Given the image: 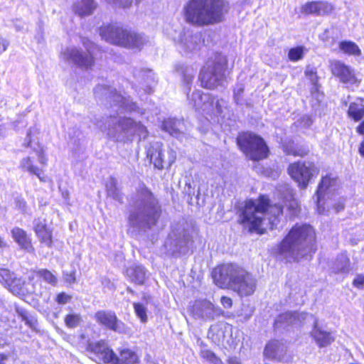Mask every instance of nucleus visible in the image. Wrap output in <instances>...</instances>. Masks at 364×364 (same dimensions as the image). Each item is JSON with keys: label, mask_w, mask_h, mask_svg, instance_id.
<instances>
[{"label": "nucleus", "mask_w": 364, "mask_h": 364, "mask_svg": "<svg viewBox=\"0 0 364 364\" xmlns=\"http://www.w3.org/2000/svg\"><path fill=\"white\" fill-rule=\"evenodd\" d=\"M244 92V87H240L234 90V99L237 104H239L242 100Z\"/></svg>", "instance_id": "nucleus-44"}, {"label": "nucleus", "mask_w": 364, "mask_h": 364, "mask_svg": "<svg viewBox=\"0 0 364 364\" xmlns=\"http://www.w3.org/2000/svg\"><path fill=\"white\" fill-rule=\"evenodd\" d=\"M10 291L15 294H21L23 293L24 282L16 277L11 279L9 283L6 287Z\"/></svg>", "instance_id": "nucleus-29"}, {"label": "nucleus", "mask_w": 364, "mask_h": 364, "mask_svg": "<svg viewBox=\"0 0 364 364\" xmlns=\"http://www.w3.org/2000/svg\"><path fill=\"white\" fill-rule=\"evenodd\" d=\"M338 185V177L332 173H328L321 176L318 184L316 195L317 197V203H319L322 196L324 193L331 188H334Z\"/></svg>", "instance_id": "nucleus-21"}, {"label": "nucleus", "mask_w": 364, "mask_h": 364, "mask_svg": "<svg viewBox=\"0 0 364 364\" xmlns=\"http://www.w3.org/2000/svg\"><path fill=\"white\" fill-rule=\"evenodd\" d=\"M355 132L358 135L364 136V120L360 121L355 128Z\"/></svg>", "instance_id": "nucleus-45"}, {"label": "nucleus", "mask_w": 364, "mask_h": 364, "mask_svg": "<svg viewBox=\"0 0 364 364\" xmlns=\"http://www.w3.org/2000/svg\"><path fill=\"white\" fill-rule=\"evenodd\" d=\"M220 303L225 309H230L232 306V300L230 297L223 296L220 297Z\"/></svg>", "instance_id": "nucleus-43"}, {"label": "nucleus", "mask_w": 364, "mask_h": 364, "mask_svg": "<svg viewBox=\"0 0 364 364\" xmlns=\"http://www.w3.org/2000/svg\"><path fill=\"white\" fill-rule=\"evenodd\" d=\"M14 276V273L11 272L9 269H1L0 270V282L6 287Z\"/></svg>", "instance_id": "nucleus-37"}, {"label": "nucleus", "mask_w": 364, "mask_h": 364, "mask_svg": "<svg viewBox=\"0 0 364 364\" xmlns=\"http://www.w3.org/2000/svg\"><path fill=\"white\" fill-rule=\"evenodd\" d=\"M7 247L6 242L4 240V239L0 236V248H4Z\"/></svg>", "instance_id": "nucleus-52"}, {"label": "nucleus", "mask_w": 364, "mask_h": 364, "mask_svg": "<svg viewBox=\"0 0 364 364\" xmlns=\"http://www.w3.org/2000/svg\"><path fill=\"white\" fill-rule=\"evenodd\" d=\"M8 359V355L0 353V364H5V361Z\"/></svg>", "instance_id": "nucleus-51"}, {"label": "nucleus", "mask_w": 364, "mask_h": 364, "mask_svg": "<svg viewBox=\"0 0 364 364\" xmlns=\"http://www.w3.org/2000/svg\"><path fill=\"white\" fill-rule=\"evenodd\" d=\"M229 9L227 0H188L184 17L187 23L203 27L223 22Z\"/></svg>", "instance_id": "nucleus-3"}, {"label": "nucleus", "mask_w": 364, "mask_h": 364, "mask_svg": "<svg viewBox=\"0 0 364 364\" xmlns=\"http://www.w3.org/2000/svg\"><path fill=\"white\" fill-rule=\"evenodd\" d=\"M137 199L134 210L127 217L129 226L133 228L145 227L151 228L156 225L161 215V205L146 186H143L137 191Z\"/></svg>", "instance_id": "nucleus-4"}, {"label": "nucleus", "mask_w": 364, "mask_h": 364, "mask_svg": "<svg viewBox=\"0 0 364 364\" xmlns=\"http://www.w3.org/2000/svg\"><path fill=\"white\" fill-rule=\"evenodd\" d=\"M316 235L311 225L296 223L279 242L278 252L288 254L290 257H304L316 252Z\"/></svg>", "instance_id": "nucleus-5"}, {"label": "nucleus", "mask_w": 364, "mask_h": 364, "mask_svg": "<svg viewBox=\"0 0 364 364\" xmlns=\"http://www.w3.org/2000/svg\"><path fill=\"white\" fill-rule=\"evenodd\" d=\"M282 204L272 203L269 196L259 194L257 199L245 201L239 214L238 223L248 225V232L262 235L267 230L263 227L264 219L268 220L270 230L277 228L284 215Z\"/></svg>", "instance_id": "nucleus-1"}, {"label": "nucleus", "mask_w": 364, "mask_h": 364, "mask_svg": "<svg viewBox=\"0 0 364 364\" xmlns=\"http://www.w3.org/2000/svg\"><path fill=\"white\" fill-rule=\"evenodd\" d=\"M130 281L137 285H143L145 281V272L139 267L132 268L129 275Z\"/></svg>", "instance_id": "nucleus-31"}, {"label": "nucleus", "mask_w": 364, "mask_h": 364, "mask_svg": "<svg viewBox=\"0 0 364 364\" xmlns=\"http://www.w3.org/2000/svg\"><path fill=\"white\" fill-rule=\"evenodd\" d=\"M21 316H22V320L25 321L26 323L29 325V326H31V321L28 318V317L26 316V315H24V314H21Z\"/></svg>", "instance_id": "nucleus-53"}, {"label": "nucleus", "mask_w": 364, "mask_h": 364, "mask_svg": "<svg viewBox=\"0 0 364 364\" xmlns=\"http://www.w3.org/2000/svg\"><path fill=\"white\" fill-rule=\"evenodd\" d=\"M340 49L348 55H359L361 50L358 45L350 41H343L339 43Z\"/></svg>", "instance_id": "nucleus-27"}, {"label": "nucleus", "mask_w": 364, "mask_h": 364, "mask_svg": "<svg viewBox=\"0 0 364 364\" xmlns=\"http://www.w3.org/2000/svg\"><path fill=\"white\" fill-rule=\"evenodd\" d=\"M287 318L290 325L302 326L306 318V314L296 311L289 312L287 314Z\"/></svg>", "instance_id": "nucleus-33"}, {"label": "nucleus", "mask_w": 364, "mask_h": 364, "mask_svg": "<svg viewBox=\"0 0 364 364\" xmlns=\"http://www.w3.org/2000/svg\"><path fill=\"white\" fill-rule=\"evenodd\" d=\"M33 230L40 242L48 247L53 246V229L47 224L45 218H36L33 221Z\"/></svg>", "instance_id": "nucleus-15"}, {"label": "nucleus", "mask_w": 364, "mask_h": 364, "mask_svg": "<svg viewBox=\"0 0 364 364\" xmlns=\"http://www.w3.org/2000/svg\"><path fill=\"white\" fill-rule=\"evenodd\" d=\"M134 0H114L116 6L119 9H129L132 6Z\"/></svg>", "instance_id": "nucleus-41"}, {"label": "nucleus", "mask_w": 364, "mask_h": 364, "mask_svg": "<svg viewBox=\"0 0 364 364\" xmlns=\"http://www.w3.org/2000/svg\"><path fill=\"white\" fill-rule=\"evenodd\" d=\"M200 357L210 362L212 364H223L221 358L210 350H202L200 353Z\"/></svg>", "instance_id": "nucleus-35"}, {"label": "nucleus", "mask_w": 364, "mask_h": 364, "mask_svg": "<svg viewBox=\"0 0 364 364\" xmlns=\"http://www.w3.org/2000/svg\"><path fill=\"white\" fill-rule=\"evenodd\" d=\"M27 137H28V140H27L26 143L25 144V146L31 147L32 145L31 132H28L27 133Z\"/></svg>", "instance_id": "nucleus-50"}, {"label": "nucleus", "mask_w": 364, "mask_h": 364, "mask_svg": "<svg viewBox=\"0 0 364 364\" xmlns=\"http://www.w3.org/2000/svg\"><path fill=\"white\" fill-rule=\"evenodd\" d=\"M304 55V48L301 46L291 48L288 52V58L292 62L301 60Z\"/></svg>", "instance_id": "nucleus-34"}, {"label": "nucleus", "mask_w": 364, "mask_h": 364, "mask_svg": "<svg viewBox=\"0 0 364 364\" xmlns=\"http://www.w3.org/2000/svg\"><path fill=\"white\" fill-rule=\"evenodd\" d=\"M20 168L29 174L36 176L41 182L46 181L47 177L44 174V171L35 164L31 157L26 156L23 158L21 161Z\"/></svg>", "instance_id": "nucleus-22"}, {"label": "nucleus", "mask_w": 364, "mask_h": 364, "mask_svg": "<svg viewBox=\"0 0 364 364\" xmlns=\"http://www.w3.org/2000/svg\"><path fill=\"white\" fill-rule=\"evenodd\" d=\"M277 344H278L277 340L273 339V340L269 341L264 347L265 353H267L268 355H271L273 353H274L276 348L277 346Z\"/></svg>", "instance_id": "nucleus-39"}, {"label": "nucleus", "mask_w": 364, "mask_h": 364, "mask_svg": "<svg viewBox=\"0 0 364 364\" xmlns=\"http://www.w3.org/2000/svg\"><path fill=\"white\" fill-rule=\"evenodd\" d=\"M330 70L333 75L338 77L344 84L358 85L360 80L358 79L355 71L348 65L340 60L330 63Z\"/></svg>", "instance_id": "nucleus-12"}, {"label": "nucleus", "mask_w": 364, "mask_h": 364, "mask_svg": "<svg viewBox=\"0 0 364 364\" xmlns=\"http://www.w3.org/2000/svg\"><path fill=\"white\" fill-rule=\"evenodd\" d=\"M304 75L311 82L314 92H317L319 90L320 85L316 68L307 67L304 71Z\"/></svg>", "instance_id": "nucleus-30"}, {"label": "nucleus", "mask_w": 364, "mask_h": 364, "mask_svg": "<svg viewBox=\"0 0 364 364\" xmlns=\"http://www.w3.org/2000/svg\"><path fill=\"white\" fill-rule=\"evenodd\" d=\"M121 124L122 129L127 132H132V135H140L141 134H147L146 127L140 122H136L130 117H124L122 119Z\"/></svg>", "instance_id": "nucleus-24"}, {"label": "nucleus", "mask_w": 364, "mask_h": 364, "mask_svg": "<svg viewBox=\"0 0 364 364\" xmlns=\"http://www.w3.org/2000/svg\"><path fill=\"white\" fill-rule=\"evenodd\" d=\"M294 203L295 205V207H294V209L296 210L299 209V206L296 200H294Z\"/></svg>", "instance_id": "nucleus-55"}, {"label": "nucleus", "mask_w": 364, "mask_h": 364, "mask_svg": "<svg viewBox=\"0 0 364 364\" xmlns=\"http://www.w3.org/2000/svg\"><path fill=\"white\" fill-rule=\"evenodd\" d=\"M228 67V58L220 53L216 52L208 57L199 73L200 87L207 90H215L225 79Z\"/></svg>", "instance_id": "nucleus-8"}, {"label": "nucleus", "mask_w": 364, "mask_h": 364, "mask_svg": "<svg viewBox=\"0 0 364 364\" xmlns=\"http://www.w3.org/2000/svg\"><path fill=\"white\" fill-rule=\"evenodd\" d=\"M134 312L141 322L146 323L148 320L146 307L141 303L134 302L133 304Z\"/></svg>", "instance_id": "nucleus-36"}, {"label": "nucleus", "mask_w": 364, "mask_h": 364, "mask_svg": "<svg viewBox=\"0 0 364 364\" xmlns=\"http://www.w3.org/2000/svg\"><path fill=\"white\" fill-rule=\"evenodd\" d=\"M86 350L93 355V359L99 364H114L115 353L103 339L90 342Z\"/></svg>", "instance_id": "nucleus-10"}, {"label": "nucleus", "mask_w": 364, "mask_h": 364, "mask_svg": "<svg viewBox=\"0 0 364 364\" xmlns=\"http://www.w3.org/2000/svg\"><path fill=\"white\" fill-rule=\"evenodd\" d=\"M163 144L157 141L150 144L146 149V156L155 168L161 170L164 168Z\"/></svg>", "instance_id": "nucleus-19"}, {"label": "nucleus", "mask_w": 364, "mask_h": 364, "mask_svg": "<svg viewBox=\"0 0 364 364\" xmlns=\"http://www.w3.org/2000/svg\"><path fill=\"white\" fill-rule=\"evenodd\" d=\"M281 147L287 156L294 157L304 158L310 153V149L306 144L298 142L291 139L283 142Z\"/></svg>", "instance_id": "nucleus-17"}, {"label": "nucleus", "mask_w": 364, "mask_h": 364, "mask_svg": "<svg viewBox=\"0 0 364 364\" xmlns=\"http://www.w3.org/2000/svg\"><path fill=\"white\" fill-rule=\"evenodd\" d=\"M211 277L218 287L231 289L241 297L252 295L256 289V280L252 274L234 263L217 264L211 271Z\"/></svg>", "instance_id": "nucleus-2"}, {"label": "nucleus", "mask_w": 364, "mask_h": 364, "mask_svg": "<svg viewBox=\"0 0 364 364\" xmlns=\"http://www.w3.org/2000/svg\"><path fill=\"white\" fill-rule=\"evenodd\" d=\"M38 159L39 163L42 166H47L48 159V156L46 154V151L43 148H41L38 151Z\"/></svg>", "instance_id": "nucleus-40"}, {"label": "nucleus", "mask_w": 364, "mask_h": 364, "mask_svg": "<svg viewBox=\"0 0 364 364\" xmlns=\"http://www.w3.org/2000/svg\"><path fill=\"white\" fill-rule=\"evenodd\" d=\"M97 7L95 0H77L73 5L74 12L80 17L92 15Z\"/></svg>", "instance_id": "nucleus-23"}, {"label": "nucleus", "mask_w": 364, "mask_h": 364, "mask_svg": "<svg viewBox=\"0 0 364 364\" xmlns=\"http://www.w3.org/2000/svg\"><path fill=\"white\" fill-rule=\"evenodd\" d=\"M11 235L21 250L29 253L35 252L31 235L24 229L14 227L11 230Z\"/></svg>", "instance_id": "nucleus-18"}, {"label": "nucleus", "mask_w": 364, "mask_h": 364, "mask_svg": "<svg viewBox=\"0 0 364 364\" xmlns=\"http://www.w3.org/2000/svg\"><path fill=\"white\" fill-rule=\"evenodd\" d=\"M127 291L131 293V294L134 293V291L132 289H131L130 288H127Z\"/></svg>", "instance_id": "nucleus-56"}, {"label": "nucleus", "mask_w": 364, "mask_h": 364, "mask_svg": "<svg viewBox=\"0 0 364 364\" xmlns=\"http://www.w3.org/2000/svg\"><path fill=\"white\" fill-rule=\"evenodd\" d=\"M314 340L320 348L326 347L334 341V337L329 331L314 327L312 334Z\"/></svg>", "instance_id": "nucleus-25"}, {"label": "nucleus", "mask_w": 364, "mask_h": 364, "mask_svg": "<svg viewBox=\"0 0 364 364\" xmlns=\"http://www.w3.org/2000/svg\"><path fill=\"white\" fill-rule=\"evenodd\" d=\"M28 282L33 287L42 286V282L55 287L58 283V279L51 271L48 269H31L28 276Z\"/></svg>", "instance_id": "nucleus-14"}, {"label": "nucleus", "mask_w": 364, "mask_h": 364, "mask_svg": "<svg viewBox=\"0 0 364 364\" xmlns=\"http://www.w3.org/2000/svg\"><path fill=\"white\" fill-rule=\"evenodd\" d=\"M358 152L361 156L364 157V139L360 141L358 146Z\"/></svg>", "instance_id": "nucleus-49"}, {"label": "nucleus", "mask_w": 364, "mask_h": 364, "mask_svg": "<svg viewBox=\"0 0 364 364\" xmlns=\"http://www.w3.org/2000/svg\"><path fill=\"white\" fill-rule=\"evenodd\" d=\"M99 33L107 42L127 48H139L143 44L142 36L117 22L103 23L99 28Z\"/></svg>", "instance_id": "nucleus-7"}, {"label": "nucleus", "mask_w": 364, "mask_h": 364, "mask_svg": "<svg viewBox=\"0 0 364 364\" xmlns=\"http://www.w3.org/2000/svg\"><path fill=\"white\" fill-rule=\"evenodd\" d=\"M216 107H217V109L218 111V112H222V108H221V106L219 105V102L218 101L216 102Z\"/></svg>", "instance_id": "nucleus-54"}, {"label": "nucleus", "mask_w": 364, "mask_h": 364, "mask_svg": "<svg viewBox=\"0 0 364 364\" xmlns=\"http://www.w3.org/2000/svg\"><path fill=\"white\" fill-rule=\"evenodd\" d=\"M140 361V356L136 351L129 348H119L114 364H139Z\"/></svg>", "instance_id": "nucleus-20"}, {"label": "nucleus", "mask_w": 364, "mask_h": 364, "mask_svg": "<svg viewBox=\"0 0 364 364\" xmlns=\"http://www.w3.org/2000/svg\"><path fill=\"white\" fill-rule=\"evenodd\" d=\"M178 122L174 119H166L162 122V129L171 135H177L180 133Z\"/></svg>", "instance_id": "nucleus-28"}, {"label": "nucleus", "mask_w": 364, "mask_h": 364, "mask_svg": "<svg viewBox=\"0 0 364 364\" xmlns=\"http://www.w3.org/2000/svg\"><path fill=\"white\" fill-rule=\"evenodd\" d=\"M201 304L206 309H210L212 311H214L215 309L214 304L212 302H210V301L203 300L201 301Z\"/></svg>", "instance_id": "nucleus-48"}, {"label": "nucleus", "mask_w": 364, "mask_h": 364, "mask_svg": "<svg viewBox=\"0 0 364 364\" xmlns=\"http://www.w3.org/2000/svg\"><path fill=\"white\" fill-rule=\"evenodd\" d=\"M227 364H242L240 360L237 356H230L228 358Z\"/></svg>", "instance_id": "nucleus-47"}, {"label": "nucleus", "mask_w": 364, "mask_h": 364, "mask_svg": "<svg viewBox=\"0 0 364 364\" xmlns=\"http://www.w3.org/2000/svg\"><path fill=\"white\" fill-rule=\"evenodd\" d=\"M353 285L358 289L364 288V274H358L353 281Z\"/></svg>", "instance_id": "nucleus-42"}, {"label": "nucleus", "mask_w": 364, "mask_h": 364, "mask_svg": "<svg viewBox=\"0 0 364 364\" xmlns=\"http://www.w3.org/2000/svg\"><path fill=\"white\" fill-rule=\"evenodd\" d=\"M94 318L99 325L107 329L119 333L124 331V323L113 311L99 310L95 312Z\"/></svg>", "instance_id": "nucleus-11"}, {"label": "nucleus", "mask_w": 364, "mask_h": 364, "mask_svg": "<svg viewBox=\"0 0 364 364\" xmlns=\"http://www.w3.org/2000/svg\"><path fill=\"white\" fill-rule=\"evenodd\" d=\"M287 173L301 189H305L311 179L318 175L319 168L314 162L296 161L288 166Z\"/></svg>", "instance_id": "nucleus-9"}, {"label": "nucleus", "mask_w": 364, "mask_h": 364, "mask_svg": "<svg viewBox=\"0 0 364 364\" xmlns=\"http://www.w3.org/2000/svg\"><path fill=\"white\" fill-rule=\"evenodd\" d=\"M8 46H9L8 41L4 38H0V53L6 50Z\"/></svg>", "instance_id": "nucleus-46"}, {"label": "nucleus", "mask_w": 364, "mask_h": 364, "mask_svg": "<svg viewBox=\"0 0 364 364\" xmlns=\"http://www.w3.org/2000/svg\"><path fill=\"white\" fill-rule=\"evenodd\" d=\"M67 58L77 66L85 69H91L95 63L93 52L87 49L86 51L73 48L67 50Z\"/></svg>", "instance_id": "nucleus-13"}, {"label": "nucleus", "mask_w": 364, "mask_h": 364, "mask_svg": "<svg viewBox=\"0 0 364 364\" xmlns=\"http://www.w3.org/2000/svg\"><path fill=\"white\" fill-rule=\"evenodd\" d=\"M72 300V296L66 294L64 291H61L56 294L55 301L58 304L63 305Z\"/></svg>", "instance_id": "nucleus-38"}, {"label": "nucleus", "mask_w": 364, "mask_h": 364, "mask_svg": "<svg viewBox=\"0 0 364 364\" xmlns=\"http://www.w3.org/2000/svg\"><path fill=\"white\" fill-rule=\"evenodd\" d=\"M82 322V317L80 314L70 313L65 315L64 323L68 328H75Z\"/></svg>", "instance_id": "nucleus-32"}, {"label": "nucleus", "mask_w": 364, "mask_h": 364, "mask_svg": "<svg viewBox=\"0 0 364 364\" xmlns=\"http://www.w3.org/2000/svg\"><path fill=\"white\" fill-rule=\"evenodd\" d=\"M348 117L354 122H360L364 117V105L351 102L347 110Z\"/></svg>", "instance_id": "nucleus-26"}, {"label": "nucleus", "mask_w": 364, "mask_h": 364, "mask_svg": "<svg viewBox=\"0 0 364 364\" xmlns=\"http://www.w3.org/2000/svg\"><path fill=\"white\" fill-rule=\"evenodd\" d=\"M237 149L247 160L259 162L267 159L271 151L266 140L259 134L252 131H242L235 137Z\"/></svg>", "instance_id": "nucleus-6"}, {"label": "nucleus", "mask_w": 364, "mask_h": 364, "mask_svg": "<svg viewBox=\"0 0 364 364\" xmlns=\"http://www.w3.org/2000/svg\"><path fill=\"white\" fill-rule=\"evenodd\" d=\"M333 6L327 1H311L301 6V13L305 15L326 16L330 14Z\"/></svg>", "instance_id": "nucleus-16"}]
</instances>
